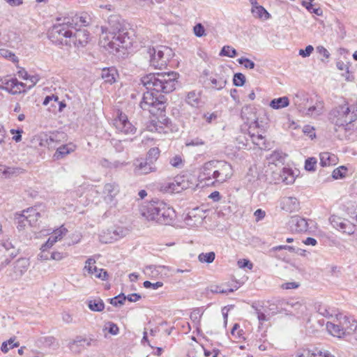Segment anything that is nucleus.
<instances>
[{
  "label": "nucleus",
  "instance_id": "bb28decb",
  "mask_svg": "<svg viewBox=\"0 0 357 357\" xmlns=\"http://www.w3.org/2000/svg\"><path fill=\"white\" fill-rule=\"evenodd\" d=\"M337 162V157L328 152L320 153V164L323 167L335 165Z\"/></svg>",
  "mask_w": 357,
  "mask_h": 357
},
{
  "label": "nucleus",
  "instance_id": "f03ea898",
  "mask_svg": "<svg viewBox=\"0 0 357 357\" xmlns=\"http://www.w3.org/2000/svg\"><path fill=\"white\" fill-rule=\"evenodd\" d=\"M139 211L147 221L160 225H169L175 217L173 208L159 200L144 203L140 206Z\"/></svg>",
  "mask_w": 357,
  "mask_h": 357
},
{
  "label": "nucleus",
  "instance_id": "09e8293b",
  "mask_svg": "<svg viewBox=\"0 0 357 357\" xmlns=\"http://www.w3.org/2000/svg\"><path fill=\"white\" fill-rule=\"evenodd\" d=\"M49 247H44V244L42 245L40 248V252L38 255V257L41 261H47L51 259L50 255L51 252H50L47 250Z\"/></svg>",
  "mask_w": 357,
  "mask_h": 357
},
{
  "label": "nucleus",
  "instance_id": "72a5a7b5",
  "mask_svg": "<svg viewBox=\"0 0 357 357\" xmlns=\"http://www.w3.org/2000/svg\"><path fill=\"white\" fill-rule=\"evenodd\" d=\"M85 341V338L77 336L68 343L69 349L74 354H80L82 351L81 343Z\"/></svg>",
  "mask_w": 357,
  "mask_h": 357
},
{
  "label": "nucleus",
  "instance_id": "4d7b16f0",
  "mask_svg": "<svg viewBox=\"0 0 357 357\" xmlns=\"http://www.w3.org/2000/svg\"><path fill=\"white\" fill-rule=\"evenodd\" d=\"M316 164V159L314 158H310L305 161V168L307 171H314L315 169Z\"/></svg>",
  "mask_w": 357,
  "mask_h": 357
},
{
  "label": "nucleus",
  "instance_id": "ddd939ff",
  "mask_svg": "<svg viewBox=\"0 0 357 357\" xmlns=\"http://www.w3.org/2000/svg\"><path fill=\"white\" fill-rule=\"evenodd\" d=\"M45 207L43 206H35L22 211L28 221L29 226L36 227L39 219L45 214Z\"/></svg>",
  "mask_w": 357,
  "mask_h": 357
},
{
  "label": "nucleus",
  "instance_id": "8fccbe9b",
  "mask_svg": "<svg viewBox=\"0 0 357 357\" xmlns=\"http://www.w3.org/2000/svg\"><path fill=\"white\" fill-rule=\"evenodd\" d=\"M171 165L174 167L181 168L183 166V160L181 155H176L172 157L169 161Z\"/></svg>",
  "mask_w": 357,
  "mask_h": 357
},
{
  "label": "nucleus",
  "instance_id": "bf43d9fd",
  "mask_svg": "<svg viewBox=\"0 0 357 357\" xmlns=\"http://www.w3.org/2000/svg\"><path fill=\"white\" fill-rule=\"evenodd\" d=\"M113 233L116 237L123 238L128 234V230L123 227H116Z\"/></svg>",
  "mask_w": 357,
  "mask_h": 357
},
{
  "label": "nucleus",
  "instance_id": "c85d7f7f",
  "mask_svg": "<svg viewBox=\"0 0 357 357\" xmlns=\"http://www.w3.org/2000/svg\"><path fill=\"white\" fill-rule=\"evenodd\" d=\"M298 208V202L296 198L288 197H284L282 200V209L287 211H293Z\"/></svg>",
  "mask_w": 357,
  "mask_h": 357
},
{
  "label": "nucleus",
  "instance_id": "774afa93",
  "mask_svg": "<svg viewBox=\"0 0 357 357\" xmlns=\"http://www.w3.org/2000/svg\"><path fill=\"white\" fill-rule=\"evenodd\" d=\"M303 131L304 134L309 136L311 139H313V137H315L314 129L312 126L308 125L305 126H304Z\"/></svg>",
  "mask_w": 357,
  "mask_h": 357
},
{
  "label": "nucleus",
  "instance_id": "9b49d317",
  "mask_svg": "<svg viewBox=\"0 0 357 357\" xmlns=\"http://www.w3.org/2000/svg\"><path fill=\"white\" fill-rule=\"evenodd\" d=\"M168 49L164 46L156 47H149L147 54L149 55L150 65L155 68H162L167 64V61L164 57V52Z\"/></svg>",
  "mask_w": 357,
  "mask_h": 357
},
{
  "label": "nucleus",
  "instance_id": "20e7f679",
  "mask_svg": "<svg viewBox=\"0 0 357 357\" xmlns=\"http://www.w3.org/2000/svg\"><path fill=\"white\" fill-rule=\"evenodd\" d=\"M99 44L105 50L114 54L120 52L121 48H128L132 44V39L129 33L125 30H119L116 33H113L102 27Z\"/></svg>",
  "mask_w": 357,
  "mask_h": 357
},
{
  "label": "nucleus",
  "instance_id": "c03bdc74",
  "mask_svg": "<svg viewBox=\"0 0 357 357\" xmlns=\"http://www.w3.org/2000/svg\"><path fill=\"white\" fill-rule=\"evenodd\" d=\"M236 54V50L229 45L224 46L220 52V56H225L230 58L235 57Z\"/></svg>",
  "mask_w": 357,
  "mask_h": 357
},
{
  "label": "nucleus",
  "instance_id": "5fc2aeb1",
  "mask_svg": "<svg viewBox=\"0 0 357 357\" xmlns=\"http://www.w3.org/2000/svg\"><path fill=\"white\" fill-rule=\"evenodd\" d=\"M237 61L239 64L243 65L246 68L253 69L255 68V63L249 59L241 57L239 58Z\"/></svg>",
  "mask_w": 357,
  "mask_h": 357
},
{
  "label": "nucleus",
  "instance_id": "79ce46f5",
  "mask_svg": "<svg viewBox=\"0 0 357 357\" xmlns=\"http://www.w3.org/2000/svg\"><path fill=\"white\" fill-rule=\"evenodd\" d=\"M103 331H108L109 333H110L113 335H117L119 332L118 326L112 321H108V322L105 323V324L104 325V327H103Z\"/></svg>",
  "mask_w": 357,
  "mask_h": 357
},
{
  "label": "nucleus",
  "instance_id": "4be33fe9",
  "mask_svg": "<svg viewBox=\"0 0 357 357\" xmlns=\"http://www.w3.org/2000/svg\"><path fill=\"white\" fill-rule=\"evenodd\" d=\"M201 90H192L186 93L185 102L191 107H198L202 102Z\"/></svg>",
  "mask_w": 357,
  "mask_h": 357
},
{
  "label": "nucleus",
  "instance_id": "4468645a",
  "mask_svg": "<svg viewBox=\"0 0 357 357\" xmlns=\"http://www.w3.org/2000/svg\"><path fill=\"white\" fill-rule=\"evenodd\" d=\"M113 123L119 131L125 134H134L135 132V126L128 121L127 116L121 112H118V116L114 119Z\"/></svg>",
  "mask_w": 357,
  "mask_h": 357
},
{
  "label": "nucleus",
  "instance_id": "423d86ee",
  "mask_svg": "<svg viewBox=\"0 0 357 357\" xmlns=\"http://www.w3.org/2000/svg\"><path fill=\"white\" fill-rule=\"evenodd\" d=\"M61 24H54L50 31V37L54 43L68 45L73 36V23L70 19L65 18Z\"/></svg>",
  "mask_w": 357,
  "mask_h": 357
},
{
  "label": "nucleus",
  "instance_id": "49530a36",
  "mask_svg": "<svg viewBox=\"0 0 357 357\" xmlns=\"http://www.w3.org/2000/svg\"><path fill=\"white\" fill-rule=\"evenodd\" d=\"M238 289L237 286H235L234 288L225 289L222 286L214 285L211 287V291L213 293H220V294H227L229 292H233Z\"/></svg>",
  "mask_w": 357,
  "mask_h": 357
},
{
  "label": "nucleus",
  "instance_id": "f257e3e1",
  "mask_svg": "<svg viewBox=\"0 0 357 357\" xmlns=\"http://www.w3.org/2000/svg\"><path fill=\"white\" fill-rule=\"evenodd\" d=\"M234 174L233 167L225 160H213L205 162L199 169V180L207 185L223 183Z\"/></svg>",
  "mask_w": 357,
  "mask_h": 357
},
{
  "label": "nucleus",
  "instance_id": "338daca9",
  "mask_svg": "<svg viewBox=\"0 0 357 357\" xmlns=\"http://www.w3.org/2000/svg\"><path fill=\"white\" fill-rule=\"evenodd\" d=\"M317 52L325 59H328L331 56L329 52L322 45H319L316 47Z\"/></svg>",
  "mask_w": 357,
  "mask_h": 357
},
{
  "label": "nucleus",
  "instance_id": "13d9d810",
  "mask_svg": "<svg viewBox=\"0 0 357 357\" xmlns=\"http://www.w3.org/2000/svg\"><path fill=\"white\" fill-rule=\"evenodd\" d=\"M237 264L240 268H248V269L251 270L253 267L252 263L250 262L248 259H245L238 260Z\"/></svg>",
  "mask_w": 357,
  "mask_h": 357
},
{
  "label": "nucleus",
  "instance_id": "412c9836",
  "mask_svg": "<svg viewBox=\"0 0 357 357\" xmlns=\"http://www.w3.org/2000/svg\"><path fill=\"white\" fill-rule=\"evenodd\" d=\"M6 88L13 94L20 93L26 89V84L19 82L15 78H11L6 82Z\"/></svg>",
  "mask_w": 357,
  "mask_h": 357
},
{
  "label": "nucleus",
  "instance_id": "69168bd1",
  "mask_svg": "<svg viewBox=\"0 0 357 357\" xmlns=\"http://www.w3.org/2000/svg\"><path fill=\"white\" fill-rule=\"evenodd\" d=\"M291 307L295 311H297V314H303L306 309V307L300 302H295L292 303Z\"/></svg>",
  "mask_w": 357,
  "mask_h": 357
},
{
  "label": "nucleus",
  "instance_id": "a18cd8bd",
  "mask_svg": "<svg viewBox=\"0 0 357 357\" xmlns=\"http://www.w3.org/2000/svg\"><path fill=\"white\" fill-rule=\"evenodd\" d=\"M3 247L9 252L8 255L13 257H15L17 254V250L15 249V246L10 240H6L2 243Z\"/></svg>",
  "mask_w": 357,
  "mask_h": 357
},
{
  "label": "nucleus",
  "instance_id": "a211bd4d",
  "mask_svg": "<svg viewBox=\"0 0 357 357\" xmlns=\"http://www.w3.org/2000/svg\"><path fill=\"white\" fill-rule=\"evenodd\" d=\"M89 33L86 29H73L71 42L76 46H85L89 41Z\"/></svg>",
  "mask_w": 357,
  "mask_h": 357
},
{
  "label": "nucleus",
  "instance_id": "680f3d73",
  "mask_svg": "<svg viewBox=\"0 0 357 357\" xmlns=\"http://www.w3.org/2000/svg\"><path fill=\"white\" fill-rule=\"evenodd\" d=\"M199 350L201 351V352L202 351H204L205 357H209V356L218 357V356L219 355V351L216 349H213L212 351H209V350L205 349L203 347H201L199 348Z\"/></svg>",
  "mask_w": 357,
  "mask_h": 357
},
{
  "label": "nucleus",
  "instance_id": "37998d69",
  "mask_svg": "<svg viewBox=\"0 0 357 357\" xmlns=\"http://www.w3.org/2000/svg\"><path fill=\"white\" fill-rule=\"evenodd\" d=\"M0 56L7 59L13 63L18 62V59L15 54L6 49H0Z\"/></svg>",
  "mask_w": 357,
  "mask_h": 357
},
{
  "label": "nucleus",
  "instance_id": "3c124183",
  "mask_svg": "<svg viewBox=\"0 0 357 357\" xmlns=\"http://www.w3.org/2000/svg\"><path fill=\"white\" fill-rule=\"evenodd\" d=\"M346 172L347 168H345L344 166H341L333 170L332 176L335 179L342 178L344 176Z\"/></svg>",
  "mask_w": 357,
  "mask_h": 357
},
{
  "label": "nucleus",
  "instance_id": "1a4fd4ad",
  "mask_svg": "<svg viewBox=\"0 0 357 357\" xmlns=\"http://www.w3.org/2000/svg\"><path fill=\"white\" fill-rule=\"evenodd\" d=\"M120 192V187L116 183H107L103 186L102 191V199L109 208H117V196Z\"/></svg>",
  "mask_w": 357,
  "mask_h": 357
},
{
  "label": "nucleus",
  "instance_id": "6e6552de",
  "mask_svg": "<svg viewBox=\"0 0 357 357\" xmlns=\"http://www.w3.org/2000/svg\"><path fill=\"white\" fill-rule=\"evenodd\" d=\"M163 98L162 96L156 97L151 91L145 92L140 102V107L144 110H148L151 114L156 115L158 111H162L165 107L164 101L162 100Z\"/></svg>",
  "mask_w": 357,
  "mask_h": 357
},
{
  "label": "nucleus",
  "instance_id": "b1692460",
  "mask_svg": "<svg viewBox=\"0 0 357 357\" xmlns=\"http://www.w3.org/2000/svg\"><path fill=\"white\" fill-rule=\"evenodd\" d=\"M324 103L323 101L319 100L306 110L305 115L311 118H317L324 114Z\"/></svg>",
  "mask_w": 357,
  "mask_h": 357
},
{
  "label": "nucleus",
  "instance_id": "a878e982",
  "mask_svg": "<svg viewBox=\"0 0 357 357\" xmlns=\"http://www.w3.org/2000/svg\"><path fill=\"white\" fill-rule=\"evenodd\" d=\"M75 150V146L73 144L63 145L56 149L54 158L56 160L63 158L66 155L73 153Z\"/></svg>",
  "mask_w": 357,
  "mask_h": 357
},
{
  "label": "nucleus",
  "instance_id": "cd10ccee",
  "mask_svg": "<svg viewBox=\"0 0 357 357\" xmlns=\"http://www.w3.org/2000/svg\"><path fill=\"white\" fill-rule=\"evenodd\" d=\"M117 75V71L114 68H103L102 70L101 77L107 83L112 84L115 82Z\"/></svg>",
  "mask_w": 357,
  "mask_h": 357
},
{
  "label": "nucleus",
  "instance_id": "6ab92c4d",
  "mask_svg": "<svg viewBox=\"0 0 357 357\" xmlns=\"http://www.w3.org/2000/svg\"><path fill=\"white\" fill-rule=\"evenodd\" d=\"M290 229L295 232H305L308 229L307 221L299 216L292 217L289 221Z\"/></svg>",
  "mask_w": 357,
  "mask_h": 357
},
{
  "label": "nucleus",
  "instance_id": "7ed1b4c3",
  "mask_svg": "<svg viewBox=\"0 0 357 357\" xmlns=\"http://www.w3.org/2000/svg\"><path fill=\"white\" fill-rule=\"evenodd\" d=\"M178 76L174 72L149 74L142 77L141 82L149 91L168 93L176 89Z\"/></svg>",
  "mask_w": 357,
  "mask_h": 357
},
{
  "label": "nucleus",
  "instance_id": "f704fd0d",
  "mask_svg": "<svg viewBox=\"0 0 357 357\" xmlns=\"http://www.w3.org/2000/svg\"><path fill=\"white\" fill-rule=\"evenodd\" d=\"M19 172L18 169L7 167L0 164V177L3 178H9Z\"/></svg>",
  "mask_w": 357,
  "mask_h": 357
},
{
  "label": "nucleus",
  "instance_id": "aec40b11",
  "mask_svg": "<svg viewBox=\"0 0 357 357\" xmlns=\"http://www.w3.org/2000/svg\"><path fill=\"white\" fill-rule=\"evenodd\" d=\"M68 229L63 225L54 230L52 235L44 243V247L52 248L57 241H61L66 235Z\"/></svg>",
  "mask_w": 357,
  "mask_h": 357
},
{
  "label": "nucleus",
  "instance_id": "a19ab883",
  "mask_svg": "<svg viewBox=\"0 0 357 357\" xmlns=\"http://www.w3.org/2000/svg\"><path fill=\"white\" fill-rule=\"evenodd\" d=\"M16 221L17 224V227L20 231L25 229L26 227L29 225L25 215H24L22 212L20 214L16 215Z\"/></svg>",
  "mask_w": 357,
  "mask_h": 357
},
{
  "label": "nucleus",
  "instance_id": "f8f14e48",
  "mask_svg": "<svg viewBox=\"0 0 357 357\" xmlns=\"http://www.w3.org/2000/svg\"><path fill=\"white\" fill-rule=\"evenodd\" d=\"M29 266V262L27 259H19L14 263L13 267L8 271V276L12 280H17L26 272Z\"/></svg>",
  "mask_w": 357,
  "mask_h": 357
},
{
  "label": "nucleus",
  "instance_id": "473e14b6",
  "mask_svg": "<svg viewBox=\"0 0 357 357\" xmlns=\"http://www.w3.org/2000/svg\"><path fill=\"white\" fill-rule=\"evenodd\" d=\"M251 13L254 17L262 21L267 20L271 17L270 13L262 6L255 8V9H251Z\"/></svg>",
  "mask_w": 357,
  "mask_h": 357
},
{
  "label": "nucleus",
  "instance_id": "6e6d98bb",
  "mask_svg": "<svg viewBox=\"0 0 357 357\" xmlns=\"http://www.w3.org/2000/svg\"><path fill=\"white\" fill-rule=\"evenodd\" d=\"M126 296L124 294H120L113 298L110 299V303L114 306H118L119 305L123 304L126 301Z\"/></svg>",
  "mask_w": 357,
  "mask_h": 357
},
{
  "label": "nucleus",
  "instance_id": "4c0bfd02",
  "mask_svg": "<svg viewBox=\"0 0 357 357\" xmlns=\"http://www.w3.org/2000/svg\"><path fill=\"white\" fill-rule=\"evenodd\" d=\"M15 338L11 337L7 342H3L1 347L3 353L6 354L10 349L19 347V342H15Z\"/></svg>",
  "mask_w": 357,
  "mask_h": 357
},
{
  "label": "nucleus",
  "instance_id": "393cba45",
  "mask_svg": "<svg viewBox=\"0 0 357 357\" xmlns=\"http://www.w3.org/2000/svg\"><path fill=\"white\" fill-rule=\"evenodd\" d=\"M209 81L211 82L212 89L220 91L225 87L227 82V78L225 75H219L210 77Z\"/></svg>",
  "mask_w": 357,
  "mask_h": 357
},
{
  "label": "nucleus",
  "instance_id": "9d476101",
  "mask_svg": "<svg viewBox=\"0 0 357 357\" xmlns=\"http://www.w3.org/2000/svg\"><path fill=\"white\" fill-rule=\"evenodd\" d=\"M96 264V260L93 257H89L84 262L82 269L83 275L92 279H99L102 281L107 280L108 279L107 272L103 268H98Z\"/></svg>",
  "mask_w": 357,
  "mask_h": 357
},
{
  "label": "nucleus",
  "instance_id": "c9c22d12",
  "mask_svg": "<svg viewBox=\"0 0 357 357\" xmlns=\"http://www.w3.org/2000/svg\"><path fill=\"white\" fill-rule=\"evenodd\" d=\"M88 307L91 311L102 312L105 308V304L102 299L96 298L89 301Z\"/></svg>",
  "mask_w": 357,
  "mask_h": 357
},
{
  "label": "nucleus",
  "instance_id": "864d4df0",
  "mask_svg": "<svg viewBox=\"0 0 357 357\" xmlns=\"http://www.w3.org/2000/svg\"><path fill=\"white\" fill-rule=\"evenodd\" d=\"M193 32L197 37H202L206 36L205 29L201 23H198L194 26Z\"/></svg>",
  "mask_w": 357,
  "mask_h": 357
},
{
  "label": "nucleus",
  "instance_id": "5701e85b",
  "mask_svg": "<svg viewBox=\"0 0 357 357\" xmlns=\"http://www.w3.org/2000/svg\"><path fill=\"white\" fill-rule=\"evenodd\" d=\"M188 183L182 177H177L172 182L168 184V192L171 193H178L188 188Z\"/></svg>",
  "mask_w": 357,
  "mask_h": 357
},
{
  "label": "nucleus",
  "instance_id": "2f4dec72",
  "mask_svg": "<svg viewBox=\"0 0 357 357\" xmlns=\"http://www.w3.org/2000/svg\"><path fill=\"white\" fill-rule=\"evenodd\" d=\"M286 155L280 151H274L268 158V163L277 166L278 164H282Z\"/></svg>",
  "mask_w": 357,
  "mask_h": 357
},
{
  "label": "nucleus",
  "instance_id": "e433bc0d",
  "mask_svg": "<svg viewBox=\"0 0 357 357\" xmlns=\"http://www.w3.org/2000/svg\"><path fill=\"white\" fill-rule=\"evenodd\" d=\"M289 104V98L286 96L275 98L270 102V107L278 109L287 107Z\"/></svg>",
  "mask_w": 357,
  "mask_h": 357
},
{
  "label": "nucleus",
  "instance_id": "39448f33",
  "mask_svg": "<svg viewBox=\"0 0 357 357\" xmlns=\"http://www.w3.org/2000/svg\"><path fill=\"white\" fill-rule=\"evenodd\" d=\"M335 126L342 127L345 130L351 129V123L357 119V114L351 111L347 103L339 105L331 114Z\"/></svg>",
  "mask_w": 357,
  "mask_h": 357
},
{
  "label": "nucleus",
  "instance_id": "c756f323",
  "mask_svg": "<svg viewBox=\"0 0 357 357\" xmlns=\"http://www.w3.org/2000/svg\"><path fill=\"white\" fill-rule=\"evenodd\" d=\"M328 331L334 337H342L345 335L344 327L331 322L326 324Z\"/></svg>",
  "mask_w": 357,
  "mask_h": 357
},
{
  "label": "nucleus",
  "instance_id": "2eb2a0df",
  "mask_svg": "<svg viewBox=\"0 0 357 357\" xmlns=\"http://www.w3.org/2000/svg\"><path fill=\"white\" fill-rule=\"evenodd\" d=\"M330 221L334 228L343 233L351 235L355 231V225L347 220L336 215H332L330 218Z\"/></svg>",
  "mask_w": 357,
  "mask_h": 357
},
{
  "label": "nucleus",
  "instance_id": "603ef678",
  "mask_svg": "<svg viewBox=\"0 0 357 357\" xmlns=\"http://www.w3.org/2000/svg\"><path fill=\"white\" fill-rule=\"evenodd\" d=\"M233 82L235 86H241L245 84V77L242 73H236Z\"/></svg>",
  "mask_w": 357,
  "mask_h": 357
},
{
  "label": "nucleus",
  "instance_id": "0eeeda50",
  "mask_svg": "<svg viewBox=\"0 0 357 357\" xmlns=\"http://www.w3.org/2000/svg\"><path fill=\"white\" fill-rule=\"evenodd\" d=\"M248 108L243 109L241 112V116L243 119H247V123H249L248 135L252 142L260 149H265L266 148L265 139L262 134L259 133V130L255 132L258 126L257 118L254 113H252V117L249 118L246 116Z\"/></svg>",
  "mask_w": 357,
  "mask_h": 357
},
{
  "label": "nucleus",
  "instance_id": "de8ad7c7",
  "mask_svg": "<svg viewBox=\"0 0 357 357\" xmlns=\"http://www.w3.org/2000/svg\"><path fill=\"white\" fill-rule=\"evenodd\" d=\"M159 155L160 151L158 148H152L149 151L146 160L154 164L159 157Z\"/></svg>",
  "mask_w": 357,
  "mask_h": 357
},
{
  "label": "nucleus",
  "instance_id": "dca6fc26",
  "mask_svg": "<svg viewBox=\"0 0 357 357\" xmlns=\"http://www.w3.org/2000/svg\"><path fill=\"white\" fill-rule=\"evenodd\" d=\"M134 166V172L137 175H144L156 171L155 165L146 159H137Z\"/></svg>",
  "mask_w": 357,
  "mask_h": 357
},
{
  "label": "nucleus",
  "instance_id": "e2e57ef3",
  "mask_svg": "<svg viewBox=\"0 0 357 357\" xmlns=\"http://www.w3.org/2000/svg\"><path fill=\"white\" fill-rule=\"evenodd\" d=\"M163 283L162 282H157L155 283H152L150 281H145L144 282V287L146 289L152 288L153 289H157L159 287H162Z\"/></svg>",
  "mask_w": 357,
  "mask_h": 357
},
{
  "label": "nucleus",
  "instance_id": "58836bf2",
  "mask_svg": "<svg viewBox=\"0 0 357 357\" xmlns=\"http://www.w3.org/2000/svg\"><path fill=\"white\" fill-rule=\"evenodd\" d=\"M215 257V254L214 252H202L198 255V259L202 263L211 264L214 261Z\"/></svg>",
  "mask_w": 357,
  "mask_h": 357
},
{
  "label": "nucleus",
  "instance_id": "052dcab7",
  "mask_svg": "<svg viewBox=\"0 0 357 357\" xmlns=\"http://www.w3.org/2000/svg\"><path fill=\"white\" fill-rule=\"evenodd\" d=\"M67 257V254L61 252H51V259L56 261H61Z\"/></svg>",
  "mask_w": 357,
  "mask_h": 357
},
{
  "label": "nucleus",
  "instance_id": "7c9ffc66",
  "mask_svg": "<svg viewBox=\"0 0 357 357\" xmlns=\"http://www.w3.org/2000/svg\"><path fill=\"white\" fill-rule=\"evenodd\" d=\"M340 324L344 327L345 333H352L357 329V321L354 319H350L347 317H343V321H340Z\"/></svg>",
  "mask_w": 357,
  "mask_h": 357
},
{
  "label": "nucleus",
  "instance_id": "f3484780",
  "mask_svg": "<svg viewBox=\"0 0 357 357\" xmlns=\"http://www.w3.org/2000/svg\"><path fill=\"white\" fill-rule=\"evenodd\" d=\"M296 357H334L328 350L314 348L299 349L296 352Z\"/></svg>",
  "mask_w": 357,
  "mask_h": 357
},
{
  "label": "nucleus",
  "instance_id": "ea45409f",
  "mask_svg": "<svg viewBox=\"0 0 357 357\" xmlns=\"http://www.w3.org/2000/svg\"><path fill=\"white\" fill-rule=\"evenodd\" d=\"M280 177L282 181L287 185L294 182V177L289 169L284 168L280 174Z\"/></svg>",
  "mask_w": 357,
  "mask_h": 357
},
{
  "label": "nucleus",
  "instance_id": "0e129e2a",
  "mask_svg": "<svg viewBox=\"0 0 357 357\" xmlns=\"http://www.w3.org/2000/svg\"><path fill=\"white\" fill-rule=\"evenodd\" d=\"M314 50V47L309 45H307L305 50H299V55H301L303 57H307L310 56V54L312 53Z\"/></svg>",
  "mask_w": 357,
  "mask_h": 357
}]
</instances>
